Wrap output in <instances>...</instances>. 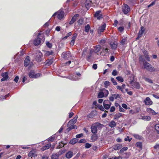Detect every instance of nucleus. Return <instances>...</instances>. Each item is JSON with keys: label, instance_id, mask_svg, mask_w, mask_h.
Segmentation results:
<instances>
[{"label": "nucleus", "instance_id": "nucleus-19", "mask_svg": "<svg viewBox=\"0 0 159 159\" xmlns=\"http://www.w3.org/2000/svg\"><path fill=\"white\" fill-rule=\"evenodd\" d=\"M30 62V60L29 59V57L28 56H27L24 61V66H28Z\"/></svg>", "mask_w": 159, "mask_h": 159}, {"label": "nucleus", "instance_id": "nucleus-59", "mask_svg": "<svg viewBox=\"0 0 159 159\" xmlns=\"http://www.w3.org/2000/svg\"><path fill=\"white\" fill-rule=\"evenodd\" d=\"M115 108L114 106H112L110 108V111L111 112H113L115 111Z\"/></svg>", "mask_w": 159, "mask_h": 159}, {"label": "nucleus", "instance_id": "nucleus-30", "mask_svg": "<svg viewBox=\"0 0 159 159\" xmlns=\"http://www.w3.org/2000/svg\"><path fill=\"white\" fill-rule=\"evenodd\" d=\"M53 62V59H48L46 61V64L48 66H49L52 64Z\"/></svg>", "mask_w": 159, "mask_h": 159}, {"label": "nucleus", "instance_id": "nucleus-7", "mask_svg": "<svg viewBox=\"0 0 159 159\" xmlns=\"http://www.w3.org/2000/svg\"><path fill=\"white\" fill-rule=\"evenodd\" d=\"M101 125H96V124L93 125L91 126V129L92 132L94 134H95L97 132V126H101Z\"/></svg>", "mask_w": 159, "mask_h": 159}, {"label": "nucleus", "instance_id": "nucleus-10", "mask_svg": "<svg viewBox=\"0 0 159 159\" xmlns=\"http://www.w3.org/2000/svg\"><path fill=\"white\" fill-rule=\"evenodd\" d=\"M8 73L7 72L3 73L2 74V76L3 78L1 79V82L7 80L8 78Z\"/></svg>", "mask_w": 159, "mask_h": 159}, {"label": "nucleus", "instance_id": "nucleus-62", "mask_svg": "<svg viewBox=\"0 0 159 159\" xmlns=\"http://www.w3.org/2000/svg\"><path fill=\"white\" fill-rule=\"evenodd\" d=\"M92 68L94 70H96L97 68V64H93V65Z\"/></svg>", "mask_w": 159, "mask_h": 159}, {"label": "nucleus", "instance_id": "nucleus-13", "mask_svg": "<svg viewBox=\"0 0 159 159\" xmlns=\"http://www.w3.org/2000/svg\"><path fill=\"white\" fill-rule=\"evenodd\" d=\"M105 28L106 25L105 24H104L101 26L99 27L98 30V33L100 34V33L103 32L105 29Z\"/></svg>", "mask_w": 159, "mask_h": 159}, {"label": "nucleus", "instance_id": "nucleus-56", "mask_svg": "<svg viewBox=\"0 0 159 159\" xmlns=\"http://www.w3.org/2000/svg\"><path fill=\"white\" fill-rule=\"evenodd\" d=\"M112 96L114 97V98L115 99H116L118 98H120L119 95L118 94H112Z\"/></svg>", "mask_w": 159, "mask_h": 159}, {"label": "nucleus", "instance_id": "nucleus-2", "mask_svg": "<svg viewBox=\"0 0 159 159\" xmlns=\"http://www.w3.org/2000/svg\"><path fill=\"white\" fill-rule=\"evenodd\" d=\"M64 12L62 11H59L55 13L52 16H55L57 15V17L59 19H61L64 16Z\"/></svg>", "mask_w": 159, "mask_h": 159}, {"label": "nucleus", "instance_id": "nucleus-51", "mask_svg": "<svg viewBox=\"0 0 159 159\" xmlns=\"http://www.w3.org/2000/svg\"><path fill=\"white\" fill-rule=\"evenodd\" d=\"M46 44L47 46L49 48H51L52 47V44L51 43H49V42H47Z\"/></svg>", "mask_w": 159, "mask_h": 159}, {"label": "nucleus", "instance_id": "nucleus-37", "mask_svg": "<svg viewBox=\"0 0 159 159\" xmlns=\"http://www.w3.org/2000/svg\"><path fill=\"white\" fill-rule=\"evenodd\" d=\"M78 141V140L76 138H75L72 139H71L70 142V143L71 144H74L76 143Z\"/></svg>", "mask_w": 159, "mask_h": 159}, {"label": "nucleus", "instance_id": "nucleus-9", "mask_svg": "<svg viewBox=\"0 0 159 159\" xmlns=\"http://www.w3.org/2000/svg\"><path fill=\"white\" fill-rule=\"evenodd\" d=\"M144 102L146 105H151L152 103V101L151 100L149 97H147L145 100L144 101Z\"/></svg>", "mask_w": 159, "mask_h": 159}, {"label": "nucleus", "instance_id": "nucleus-43", "mask_svg": "<svg viewBox=\"0 0 159 159\" xmlns=\"http://www.w3.org/2000/svg\"><path fill=\"white\" fill-rule=\"evenodd\" d=\"M116 79L119 81L122 82L124 81L123 79L121 76H118L116 78Z\"/></svg>", "mask_w": 159, "mask_h": 159}, {"label": "nucleus", "instance_id": "nucleus-40", "mask_svg": "<svg viewBox=\"0 0 159 159\" xmlns=\"http://www.w3.org/2000/svg\"><path fill=\"white\" fill-rule=\"evenodd\" d=\"M104 84L105 87L107 88L110 85L111 83L108 81H106L104 82Z\"/></svg>", "mask_w": 159, "mask_h": 159}, {"label": "nucleus", "instance_id": "nucleus-64", "mask_svg": "<svg viewBox=\"0 0 159 159\" xmlns=\"http://www.w3.org/2000/svg\"><path fill=\"white\" fill-rule=\"evenodd\" d=\"M114 159H122L123 158L122 157H121L120 156L117 157L116 156L113 157Z\"/></svg>", "mask_w": 159, "mask_h": 159}, {"label": "nucleus", "instance_id": "nucleus-27", "mask_svg": "<svg viewBox=\"0 0 159 159\" xmlns=\"http://www.w3.org/2000/svg\"><path fill=\"white\" fill-rule=\"evenodd\" d=\"M125 85L123 84L121 86H116V88L117 89L120 90V91L124 93V89H125Z\"/></svg>", "mask_w": 159, "mask_h": 159}, {"label": "nucleus", "instance_id": "nucleus-1", "mask_svg": "<svg viewBox=\"0 0 159 159\" xmlns=\"http://www.w3.org/2000/svg\"><path fill=\"white\" fill-rule=\"evenodd\" d=\"M144 68L148 71L151 72H153L155 71H159V68L155 69L149 63L145 61L143 63Z\"/></svg>", "mask_w": 159, "mask_h": 159}, {"label": "nucleus", "instance_id": "nucleus-49", "mask_svg": "<svg viewBox=\"0 0 159 159\" xmlns=\"http://www.w3.org/2000/svg\"><path fill=\"white\" fill-rule=\"evenodd\" d=\"M117 70H114L112 73V75L114 76H116L117 75Z\"/></svg>", "mask_w": 159, "mask_h": 159}, {"label": "nucleus", "instance_id": "nucleus-61", "mask_svg": "<svg viewBox=\"0 0 159 159\" xmlns=\"http://www.w3.org/2000/svg\"><path fill=\"white\" fill-rule=\"evenodd\" d=\"M83 136V134H77L76 136V138H80L82 137Z\"/></svg>", "mask_w": 159, "mask_h": 159}, {"label": "nucleus", "instance_id": "nucleus-14", "mask_svg": "<svg viewBox=\"0 0 159 159\" xmlns=\"http://www.w3.org/2000/svg\"><path fill=\"white\" fill-rule=\"evenodd\" d=\"M41 39L37 37L34 41V44L35 45H38L41 43Z\"/></svg>", "mask_w": 159, "mask_h": 159}, {"label": "nucleus", "instance_id": "nucleus-26", "mask_svg": "<svg viewBox=\"0 0 159 159\" xmlns=\"http://www.w3.org/2000/svg\"><path fill=\"white\" fill-rule=\"evenodd\" d=\"M116 125V123L115 121L113 120H112L108 124L109 126L111 128L115 127Z\"/></svg>", "mask_w": 159, "mask_h": 159}, {"label": "nucleus", "instance_id": "nucleus-39", "mask_svg": "<svg viewBox=\"0 0 159 159\" xmlns=\"http://www.w3.org/2000/svg\"><path fill=\"white\" fill-rule=\"evenodd\" d=\"M108 49L107 48H104V47L102 48V52L104 53V55H106L108 52Z\"/></svg>", "mask_w": 159, "mask_h": 159}, {"label": "nucleus", "instance_id": "nucleus-53", "mask_svg": "<svg viewBox=\"0 0 159 159\" xmlns=\"http://www.w3.org/2000/svg\"><path fill=\"white\" fill-rule=\"evenodd\" d=\"M71 34H72V33H71V32H70L68 33L67 34V35H66V36H65L64 38L63 39H66L68 37L70 36V35H71Z\"/></svg>", "mask_w": 159, "mask_h": 159}, {"label": "nucleus", "instance_id": "nucleus-31", "mask_svg": "<svg viewBox=\"0 0 159 159\" xmlns=\"http://www.w3.org/2000/svg\"><path fill=\"white\" fill-rule=\"evenodd\" d=\"M35 72L34 70H30L29 73V76L30 78H34Z\"/></svg>", "mask_w": 159, "mask_h": 159}, {"label": "nucleus", "instance_id": "nucleus-55", "mask_svg": "<svg viewBox=\"0 0 159 159\" xmlns=\"http://www.w3.org/2000/svg\"><path fill=\"white\" fill-rule=\"evenodd\" d=\"M99 109L101 111H103L104 110V107H103L102 105H101L99 106Z\"/></svg>", "mask_w": 159, "mask_h": 159}, {"label": "nucleus", "instance_id": "nucleus-41", "mask_svg": "<svg viewBox=\"0 0 159 159\" xmlns=\"http://www.w3.org/2000/svg\"><path fill=\"white\" fill-rule=\"evenodd\" d=\"M53 53V52L52 51L50 52L47 51L45 52V55L46 56H48L51 55H52Z\"/></svg>", "mask_w": 159, "mask_h": 159}, {"label": "nucleus", "instance_id": "nucleus-50", "mask_svg": "<svg viewBox=\"0 0 159 159\" xmlns=\"http://www.w3.org/2000/svg\"><path fill=\"white\" fill-rule=\"evenodd\" d=\"M127 149L128 148L127 147H124L121 149V150H120V152H123L124 151L127 150Z\"/></svg>", "mask_w": 159, "mask_h": 159}, {"label": "nucleus", "instance_id": "nucleus-57", "mask_svg": "<svg viewBox=\"0 0 159 159\" xmlns=\"http://www.w3.org/2000/svg\"><path fill=\"white\" fill-rule=\"evenodd\" d=\"M41 75V74L39 73L36 74L35 75L34 74V78H37L38 77H39Z\"/></svg>", "mask_w": 159, "mask_h": 159}, {"label": "nucleus", "instance_id": "nucleus-42", "mask_svg": "<svg viewBox=\"0 0 159 159\" xmlns=\"http://www.w3.org/2000/svg\"><path fill=\"white\" fill-rule=\"evenodd\" d=\"M104 93L103 92H101L99 93L98 95V98H102L104 97Z\"/></svg>", "mask_w": 159, "mask_h": 159}, {"label": "nucleus", "instance_id": "nucleus-6", "mask_svg": "<svg viewBox=\"0 0 159 159\" xmlns=\"http://www.w3.org/2000/svg\"><path fill=\"white\" fill-rule=\"evenodd\" d=\"M94 16L98 20H100L103 17L102 12L101 11H97L94 15Z\"/></svg>", "mask_w": 159, "mask_h": 159}, {"label": "nucleus", "instance_id": "nucleus-11", "mask_svg": "<svg viewBox=\"0 0 159 159\" xmlns=\"http://www.w3.org/2000/svg\"><path fill=\"white\" fill-rule=\"evenodd\" d=\"M130 11V8L126 4L122 8V11L125 14L127 13Z\"/></svg>", "mask_w": 159, "mask_h": 159}, {"label": "nucleus", "instance_id": "nucleus-8", "mask_svg": "<svg viewBox=\"0 0 159 159\" xmlns=\"http://www.w3.org/2000/svg\"><path fill=\"white\" fill-rule=\"evenodd\" d=\"M77 118L78 116H76L73 119L70 120L68 123L67 125V127H68L69 126L72 125H73L76 123Z\"/></svg>", "mask_w": 159, "mask_h": 159}, {"label": "nucleus", "instance_id": "nucleus-46", "mask_svg": "<svg viewBox=\"0 0 159 159\" xmlns=\"http://www.w3.org/2000/svg\"><path fill=\"white\" fill-rule=\"evenodd\" d=\"M111 81L113 83L114 85H116L117 84V83L116 81L115 80L114 78L112 77H111Z\"/></svg>", "mask_w": 159, "mask_h": 159}, {"label": "nucleus", "instance_id": "nucleus-3", "mask_svg": "<svg viewBox=\"0 0 159 159\" xmlns=\"http://www.w3.org/2000/svg\"><path fill=\"white\" fill-rule=\"evenodd\" d=\"M62 57L65 59H69L71 57L70 52H64L61 55Z\"/></svg>", "mask_w": 159, "mask_h": 159}, {"label": "nucleus", "instance_id": "nucleus-60", "mask_svg": "<svg viewBox=\"0 0 159 159\" xmlns=\"http://www.w3.org/2000/svg\"><path fill=\"white\" fill-rule=\"evenodd\" d=\"M124 30V28L123 27L120 26L118 28V30L120 32H122Z\"/></svg>", "mask_w": 159, "mask_h": 159}, {"label": "nucleus", "instance_id": "nucleus-47", "mask_svg": "<svg viewBox=\"0 0 159 159\" xmlns=\"http://www.w3.org/2000/svg\"><path fill=\"white\" fill-rule=\"evenodd\" d=\"M65 152V151L64 150H60L57 153L59 156L60 155L63 154Z\"/></svg>", "mask_w": 159, "mask_h": 159}, {"label": "nucleus", "instance_id": "nucleus-29", "mask_svg": "<svg viewBox=\"0 0 159 159\" xmlns=\"http://www.w3.org/2000/svg\"><path fill=\"white\" fill-rule=\"evenodd\" d=\"M141 119L146 121H149L151 119V117L149 116H142Z\"/></svg>", "mask_w": 159, "mask_h": 159}, {"label": "nucleus", "instance_id": "nucleus-12", "mask_svg": "<svg viewBox=\"0 0 159 159\" xmlns=\"http://www.w3.org/2000/svg\"><path fill=\"white\" fill-rule=\"evenodd\" d=\"M77 36V34L76 33L74 34H73V36L72 38V40L71 41L70 44L71 46H73L75 42L76 38Z\"/></svg>", "mask_w": 159, "mask_h": 159}, {"label": "nucleus", "instance_id": "nucleus-63", "mask_svg": "<svg viewBox=\"0 0 159 159\" xmlns=\"http://www.w3.org/2000/svg\"><path fill=\"white\" fill-rule=\"evenodd\" d=\"M91 147V145L89 143H86L85 144V148H89Z\"/></svg>", "mask_w": 159, "mask_h": 159}, {"label": "nucleus", "instance_id": "nucleus-34", "mask_svg": "<svg viewBox=\"0 0 159 159\" xmlns=\"http://www.w3.org/2000/svg\"><path fill=\"white\" fill-rule=\"evenodd\" d=\"M59 156L57 153L52 154L51 157L52 159H58Z\"/></svg>", "mask_w": 159, "mask_h": 159}, {"label": "nucleus", "instance_id": "nucleus-35", "mask_svg": "<svg viewBox=\"0 0 159 159\" xmlns=\"http://www.w3.org/2000/svg\"><path fill=\"white\" fill-rule=\"evenodd\" d=\"M110 45L111 46V47L112 49H116L117 47V45L116 44L111 42L110 43Z\"/></svg>", "mask_w": 159, "mask_h": 159}, {"label": "nucleus", "instance_id": "nucleus-24", "mask_svg": "<svg viewBox=\"0 0 159 159\" xmlns=\"http://www.w3.org/2000/svg\"><path fill=\"white\" fill-rule=\"evenodd\" d=\"M101 49V46L100 45H98L96 46L94 48V52L95 53H97Z\"/></svg>", "mask_w": 159, "mask_h": 159}, {"label": "nucleus", "instance_id": "nucleus-21", "mask_svg": "<svg viewBox=\"0 0 159 159\" xmlns=\"http://www.w3.org/2000/svg\"><path fill=\"white\" fill-rule=\"evenodd\" d=\"M142 78L145 81L150 84H152L153 83L151 79L146 77L145 75H143Z\"/></svg>", "mask_w": 159, "mask_h": 159}, {"label": "nucleus", "instance_id": "nucleus-20", "mask_svg": "<svg viewBox=\"0 0 159 159\" xmlns=\"http://www.w3.org/2000/svg\"><path fill=\"white\" fill-rule=\"evenodd\" d=\"M51 145H52L51 143L48 144L43 146L41 149L42 151H44L49 149L51 146Z\"/></svg>", "mask_w": 159, "mask_h": 159}, {"label": "nucleus", "instance_id": "nucleus-23", "mask_svg": "<svg viewBox=\"0 0 159 159\" xmlns=\"http://www.w3.org/2000/svg\"><path fill=\"white\" fill-rule=\"evenodd\" d=\"M141 30H140L139 31V38H140L141 37L142 34L143 33L145 30V29L143 26L141 27Z\"/></svg>", "mask_w": 159, "mask_h": 159}, {"label": "nucleus", "instance_id": "nucleus-54", "mask_svg": "<svg viewBox=\"0 0 159 159\" xmlns=\"http://www.w3.org/2000/svg\"><path fill=\"white\" fill-rule=\"evenodd\" d=\"M119 111L121 112H124L125 110L121 107L120 105H119Z\"/></svg>", "mask_w": 159, "mask_h": 159}, {"label": "nucleus", "instance_id": "nucleus-52", "mask_svg": "<svg viewBox=\"0 0 159 159\" xmlns=\"http://www.w3.org/2000/svg\"><path fill=\"white\" fill-rule=\"evenodd\" d=\"M91 3V0H86L85 4L86 5H89Z\"/></svg>", "mask_w": 159, "mask_h": 159}, {"label": "nucleus", "instance_id": "nucleus-45", "mask_svg": "<svg viewBox=\"0 0 159 159\" xmlns=\"http://www.w3.org/2000/svg\"><path fill=\"white\" fill-rule=\"evenodd\" d=\"M136 146L137 147H139L140 148H141L142 147V144L141 142H138L136 143Z\"/></svg>", "mask_w": 159, "mask_h": 159}, {"label": "nucleus", "instance_id": "nucleus-25", "mask_svg": "<svg viewBox=\"0 0 159 159\" xmlns=\"http://www.w3.org/2000/svg\"><path fill=\"white\" fill-rule=\"evenodd\" d=\"M68 128L67 129V130L69 131H70L71 129H77V126L75 125H71L70 126H69L68 127Z\"/></svg>", "mask_w": 159, "mask_h": 159}, {"label": "nucleus", "instance_id": "nucleus-4", "mask_svg": "<svg viewBox=\"0 0 159 159\" xmlns=\"http://www.w3.org/2000/svg\"><path fill=\"white\" fill-rule=\"evenodd\" d=\"M131 86L134 88L139 89L140 87V84L137 82H134L133 80L131 81L129 83Z\"/></svg>", "mask_w": 159, "mask_h": 159}, {"label": "nucleus", "instance_id": "nucleus-32", "mask_svg": "<svg viewBox=\"0 0 159 159\" xmlns=\"http://www.w3.org/2000/svg\"><path fill=\"white\" fill-rule=\"evenodd\" d=\"M130 155V153L129 152H127L123 155V157H122L123 158H128L129 156Z\"/></svg>", "mask_w": 159, "mask_h": 159}, {"label": "nucleus", "instance_id": "nucleus-33", "mask_svg": "<svg viewBox=\"0 0 159 159\" xmlns=\"http://www.w3.org/2000/svg\"><path fill=\"white\" fill-rule=\"evenodd\" d=\"M122 116V114L121 113H118L116 114L114 116V119L117 120L120 117Z\"/></svg>", "mask_w": 159, "mask_h": 159}, {"label": "nucleus", "instance_id": "nucleus-58", "mask_svg": "<svg viewBox=\"0 0 159 159\" xmlns=\"http://www.w3.org/2000/svg\"><path fill=\"white\" fill-rule=\"evenodd\" d=\"M87 51L86 49H84L82 53V56L84 57L86 54Z\"/></svg>", "mask_w": 159, "mask_h": 159}, {"label": "nucleus", "instance_id": "nucleus-44", "mask_svg": "<svg viewBox=\"0 0 159 159\" xmlns=\"http://www.w3.org/2000/svg\"><path fill=\"white\" fill-rule=\"evenodd\" d=\"M155 128L158 134H159V124H157L155 125Z\"/></svg>", "mask_w": 159, "mask_h": 159}, {"label": "nucleus", "instance_id": "nucleus-17", "mask_svg": "<svg viewBox=\"0 0 159 159\" xmlns=\"http://www.w3.org/2000/svg\"><path fill=\"white\" fill-rule=\"evenodd\" d=\"M73 156V153L71 151H68L66 154V157L68 159L70 158Z\"/></svg>", "mask_w": 159, "mask_h": 159}, {"label": "nucleus", "instance_id": "nucleus-22", "mask_svg": "<svg viewBox=\"0 0 159 159\" xmlns=\"http://www.w3.org/2000/svg\"><path fill=\"white\" fill-rule=\"evenodd\" d=\"M36 155L35 152L34 150L30 151L28 154V156L31 157H35Z\"/></svg>", "mask_w": 159, "mask_h": 159}, {"label": "nucleus", "instance_id": "nucleus-28", "mask_svg": "<svg viewBox=\"0 0 159 159\" xmlns=\"http://www.w3.org/2000/svg\"><path fill=\"white\" fill-rule=\"evenodd\" d=\"M147 111L148 112L151 113L153 115H155L157 114V113L151 108H148Z\"/></svg>", "mask_w": 159, "mask_h": 159}, {"label": "nucleus", "instance_id": "nucleus-15", "mask_svg": "<svg viewBox=\"0 0 159 159\" xmlns=\"http://www.w3.org/2000/svg\"><path fill=\"white\" fill-rule=\"evenodd\" d=\"M98 137V134H94L92 135L91 137V139L92 140V141L93 142L96 141Z\"/></svg>", "mask_w": 159, "mask_h": 159}, {"label": "nucleus", "instance_id": "nucleus-18", "mask_svg": "<svg viewBox=\"0 0 159 159\" xmlns=\"http://www.w3.org/2000/svg\"><path fill=\"white\" fill-rule=\"evenodd\" d=\"M122 148V145L120 144H116L113 147V148L115 150H118L121 149Z\"/></svg>", "mask_w": 159, "mask_h": 159}, {"label": "nucleus", "instance_id": "nucleus-38", "mask_svg": "<svg viewBox=\"0 0 159 159\" xmlns=\"http://www.w3.org/2000/svg\"><path fill=\"white\" fill-rule=\"evenodd\" d=\"M90 28V25H89L88 24L87 25L85 26L84 28V31L87 33L89 32Z\"/></svg>", "mask_w": 159, "mask_h": 159}, {"label": "nucleus", "instance_id": "nucleus-36", "mask_svg": "<svg viewBox=\"0 0 159 159\" xmlns=\"http://www.w3.org/2000/svg\"><path fill=\"white\" fill-rule=\"evenodd\" d=\"M56 138V135H53L51 137L48 139V141L49 142H52L54 141V140Z\"/></svg>", "mask_w": 159, "mask_h": 159}, {"label": "nucleus", "instance_id": "nucleus-5", "mask_svg": "<svg viewBox=\"0 0 159 159\" xmlns=\"http://www.w3.org/2000/svg\"><path fill=\"white\" fill-rule=\"evenodd\" d=\"M36 60L38 62H40L41 61V57L43 56L42 53L39 51H37L36 52Z\"/></svg>", "mask_w": 159, "mask_h": 159}, {"label": "nucleus", "instance_id": "nucleus-16", "mask_svg": "<svg viewBox=\"0 0 159 159\" xmlns=\"http://www.w3.org/2000/svg\"><path fill=\"white\" fill-rule=\"evenodd\" d=\"M79 16V15L78 14H77L75 15L72 18L71 20L69 22V24L72 25L73 24L75 21L77 19V17H78Z\"/></svg>", "mask_w": 159, "mask_h": 159}, {"label": "nucleus", "instance_id": "nucleus-48", "mask_svg": "<svg viewBox=\"0 0 159 159\" xmlns=\"http://www.w3.org/2000/svg\"><path fill=\"white\" fill-rule=\"evenodd\" d=\"M104 108L108 110L110 108V106L108 104L103 105Z\"/></svg>", "mask_w": 159, "mask_h": 159}]
</instances>
